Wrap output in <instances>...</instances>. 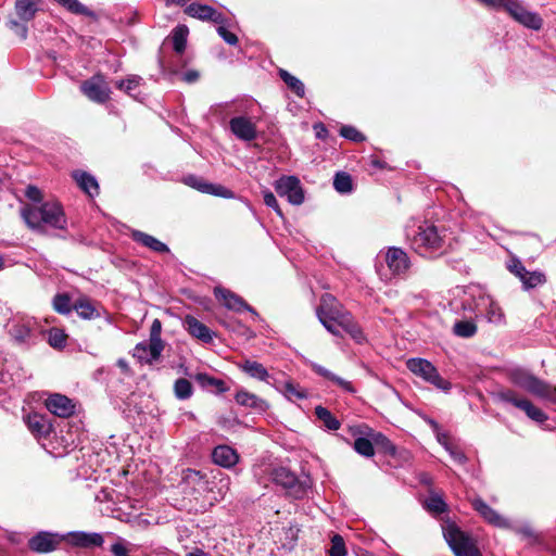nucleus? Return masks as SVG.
I'll return each instance as SVG.
<instances>
[{
    "label": "nucleus",
    "mask_w": 556,
    "mask_h": 556,
    "mask_svg": "<svg viewBox=\"0 0 556 556\" xmlns=\"http://www.w3.org/2000/svg\"><path fill=\"white\" fill-rule=\"evenodd\" d=\"M25 195L35 204H25L21 207L20 215L26 226L45 235L47 227L66 230L67 218L63 206L59 201H42V192L36 186L29 185Z\"/></svg>",
    "instance_id": "f257e3e1"
},
{
    "label": "nucleus",
    "mask_w": 556,
    "mask_h": 556,
    "mask_svg": "<svg viewBox=\"0 0 556 556\" xmlns=\"http://www.w3.org/2000/svg\"><path fill=\"white\" fill-rule=\"evenodd\" d=\"M316 313L319 321L333 336L342 338L344 331L358 344L366 341L361 326L332 294L321 295Z\"/></svg>",
    "instance_id": "f03ea898"
},
{
    "label": "nucleus",
    "mask_w": 556,
    "mask_h": 556,
    "mask_svg": "<svg viewBox=\"0 0 556 556\" xmlns=\"http://www.w3.org/2000/svg\"><path fill=\"white\" fill-rule=\"evenodd\" d=\"M444 539L455 556H482L477 540L463 531L455 522L447 523L443 529Z\"/></svg>",
    "instance_id": "7ed1b4c3"
},
{
    "label": "nucleus",
    "mask_w": 556,
    "mask_h": 556,
    "mask_svg": "<svg viewBox=\"0 0 556 556\" xmlns=\"http://www.w3.org/2000/svg\"><path fill=\"white\" fill-rule=\"evenodd\" d=\"M273 480L286 490L288 496L294 500L304 498L312 486L309 477L300 479L294 472L285 467L274 469Z\"/></svg>",
    "instance_id": "20e7f679"
},
{
    "label": "nucleus",
    "mask_w": 556,
    "mask_h": 556,
    "mask_svg": "<svg viewBox=\"0 0 556 556\" xmlns=\"http://www.w3.org/2000/svg\"><path fill=\"white\" fill-rule=\"evenodd\" d=\"M444 230L432 224H424L418 227V231L412 238V247L414 250L424 255L428 252L438 251L443 247Z\"/></svg>",
    "instance_id": "39448f33"
},
{
    "label": "nucleus",
    "mask_w": 556,
    "mask_h": 556,
    "mask_svg": "<svg viewBox=\"0 0 556 556\" xmlns=\"http://www.w3.org/2000/svg\"><path fill=\"white\" fill-rule=\"evenodd\" d=\"M497 11H504L516 22L527 28L540 30L543 18L535 12L528 11L519 0H502Z\"/></svg>",
    "instance_id": "423d86ee"
},
{
    "label": "nucleus",
    "mask_w": 556,
    "mask_h": 556,
    "mask_svg": "<svg viewBox=\"0 0 556 556\" xmlns=\"http://www.w3.org/2000/svg\"><path fill=\"white\" fill-rule=\"evenodd\" d=\"M406 367L416 376L421 377L427 382L441 390H450L451 383L441 377L438 369L425 358H409Z\"/></svg>",
    "instance_id": "0eeeda50"
},
{
    "label": "nucleus",
    "mask_w": 556,
    "mask_h": 556,
    "mask_svg": "<svg viewBox=\"0 0 556 556\" xmlns=\"http://www.w3.org/2000/svg\"><path fill=\"white\" fill-rule=\"evenodd\" d=\"M79 88L81 93L94 103L104 104L111 99V88L105 76L101 73L84 80Z\"/></svg>",
    "instance_id": "6e6552de"
},
{
    "label": "nucleus",
    "mask_w": 556,
    "mask_h": 556,
    "mask_svg": "<svg viewBox=\"0 0 556 556\" xmlns=\"http://www.w3.org/2000/svg\"><path fill=\"white\" fill-rule=\"evenodd\" d=\"M497 396L501 401L510 403L515 407L520 408L530 419L536 422H544L547 420V415L541 408L533 405L531 401L519 397L514 390H503L497 393Z\"/></svg>",
    "instance_id": "1a4fd4ad"
},
{
    "label": "nucleus",
    "mask_w": 556,
    "mask_h": 556,
    "mask_svg": "<svg viewBox=\"0 0 556 556\" xmlns=\"http://www.w3.org/2000/svg\"><path fill=\"white\" fill-rule=\"evenodd\" d=\"M275 191L279 197H286L293 205H300L304 201V191L295 176L281 177L275 184Z\"/></svg>",
    "instance_id": "9d476101"
},
{
    "label": "nucleus",
    "mask_w": 556,
    "mask_h": 556,
    "mask_svg": "<svg viewBox=\"0 0 556 556\" xmlns=\"http://www.w3.org/2000/svg\"><path fill=\"white\" fill-rule=\"evenodd\" d=\"M64 541V535L48 531H40L28 540L30 551L46 554L55 551Z\"/></svg>",
    "instance_id": "9b49d317"
},
{
    "label": "nucleus",
    "mask_w": 556,
    "mask_h": 556,
    "mask_svg": "<svg viewBox=\"0 0 556 556\" xmlns=\"http://www.w3.org/2000/svg\"><path fill=\"white\" fill-rule=\"evenodd\" d=\"M214 295L224 306L235 312L248 311L257 315L256 311L240 295L223 287L214 288Z\"/></svg>",
    "instance_id": "f8f14e48"
},
{
    "label": "nucleus",
    "mask_w": 556,
    "mask_h": 556,
    "mask_svg": "<svg viewBox=\"0 0 556 556\" xmlns=\"http://www.w3.org/2000/svg\"><path fill=\"white\" fill-rule=\"evenodd\" d=\"M185 184L202 193L212 194L225 199L233 197V192L222 185L205 181L195 175H189L184 179Z\"/></svg>",
    "instance_id": "ddd939ff"
},
{
    "label": "nucleus",
    "mask_w": 556,
    "mask_h": 556,
    "mask_svg": "<svg viewBox=\"0 0 556 556\" xmlns=\"http://www.w3.org/2000/svg\"><path fill=\"white\" fill-rule=\"evenodd\" d=\"M64 541L73 547L93 548L101 547L104 539L100 533H89L84 531H73L64 535Z\"/></svg>",
    "instance_id": "4468645a"
},
{
    "label": "nucleus",
    "mask_w": 556,
    "mask_h": 556,
    "mask_svg": "<svg viewBox=\"0 0 556 556\" xmlns=\"http://www.w3.org/2000/svg\"><path fill=\"white\" fill-rule=\"evenodd\" d=\"M47 409L61 418H68L75 413L74 402L66 395L54 393L51 394L45 402Z\"/></svg>",
    "instance_id": "2eb2a0df"
},
{
    "label": "nucleus",
    "mask_w": 556,
    "mask_h": 556,
    "mask_svg": "<svg viewBox=\"0 0 556 556\" xmlns=\"http://www.w3.org/2000/svg\"><path fill=\"white\" fill-rule=\"evenodd\" d=\"M235 400L240 406L250 408L257 414H263L269 408V403L266 400L244 389L237 391Z\"/></svg>",
    "instance_id": "dca6fc26"
},
{
    "label": "nucleus",
    "mask_w": 556,
    "mask_h": 556,
    "mask_svg": "<svg viewBox=\"0 0 556 556\" xmlns=\"http://www.w3.org/2000/svg\"><path fill=\"white\" fill-rule=\"evenodd\" d=\"M229 127L232 134L241 140L251 141L256 138V127L248 117H232Z\"/></svg>",
    "instance_id": "f3484780"
},
{
    "label": "nucleus",
    "mask_w": 556,
    "mask_h": 556,
    "mask_svg": "<svg viewBox=\"0 0 556 556\" xmlns=\"http://www.w3.org/2000/svg\"><path fill=\"white\" fill-rule=\"evenodd\" d=\"M388 267L393 274H403L409 267L407 254L400 248H390L386 255Z\"/></svg>",
    "instance_id": "a211bd4d"
},
{
    "label": "nucleus",
    "mask_w": 556,
    "mask_h": 556,
    "mask_svg": "<svg viewBox=\"0 0 556 556\" xmlns=\"http://www.w3.org/2000/svg\"><path fill=\"white\" fill-rule=\"evenodd\" d=\"M184 325L193 338L199 339L204 343H208L212 341V331L207 326L201 323L198 318L191 315H187L184 319Z\"/></svg>",
    "instance_id": "6ab92c4d"
},
{
    "label": "nucleus",
    "mask_w": 556,
    "mask_h": 556,
    "mask_svg": "<svg viewBox=\"0 0 556 556\" xmlns=\"http://www.w3.org/2000/svg\"><path fill=\"white\" fill-rule=\"evenodd\" d=\"M473 509L489 523L496 527H504L505 519L482 498L477 497L471 502Z\"/></svg>",
    "instance_id": "aec40b11"
},
{
    "label": "nucleus",
    "mask_w": 556,
    "mask_h": 556,
    "mask_svg": "<svg viewBox=\"0 0 556 556\" xmlns=\"http://www.w3.org/2000/svg\"><path fill=\"white\" fill-rule=\"evenodd\" d=\"M212 459L216 465L230 468L238 463L239 455L235 448L228 445H218L212 452Z\"/></svg>",
    "instance_id": "412c9836"
},
{
    "label": "nucleus",
    "mask_w": 556,
    "mask_h": 556,
    "mask_svg": "<svg viewBox=\"0 0 556 556\" xmlns=\"http://www.w3.org/2000/svg\"><path fill=\"white\" fill-rule=\"evenodd\" d=\"M28 430L37 438H47L52 431V426L47 422L43 415L28 414L25 418Z\"/></svg>",
    "instance_id": "4be33fe9"
},
{
    "label": "nucleus",
    "mask_w": 556,
    "mask_h": 556,
    "mask_svg": "<svg viewBox=\"0 0 556 556\" xmlns=\"http://www.w3.org/2000/svg\"><path fill=\"white\" fill-rule=\"evenodd\" d=\"M74 311L80 318L87 320L97 319L101 317L99 307L90 298L86 295L79 296L74 302Z\"/></svg>",
    "instance_id": "5701e85b"
},
{
    "label": "nucleus",
    "mask_w": 556,
    "mask_h": 556,
    "mask_svg": "<svg viewBox=\"0 0 556 556\" xmlns=\"http://www.w3.org/2000/svg\"><path fill=\"white\" fill-rule=\"evenodd\" d=\"M308 365H309L311 369L316 375L323 377L326 380L331 381L332 383H334L336 386H338L342 390H344V391H346L349 393H355L356 392L355 388L353 387V384L350 381H346V380L340 378L339 376L332 374L329 369H327L326 367L321 366L320 364L315 363V362H309Z\"/></svg>",
    "instance_id": "b1692460"
},
{
    "label": "nucleus",
    "mask_w": 556,
    "mask_h": 556,
    "mask_svg": "<svg viewBox=\"0 0 556 556\" xmlns=\"http://www.w3.org/2000/svg\"><path fill=\"white\" fill-rule=\"evenodd\" d=\"M73 179L78 187L86 192L89 197L99 194V185L97 179L85 170H75L72 174Z\"/></svg>",
    "instance_id": "393cba45"
},
{
    "label": "nucleus",
    "mask_w": 556,
    "mask_h": 556,
    "mask_svg": "<svg viewBox=\"0 0 556 556\" xmlns=\"http://www.w3.org/2000/svg\"><path fill=\"white\" fill-rule=\"evenodd\" d=\"M238 368L245 372L249 377L260 381L268 382L270 377L263 364L256 361L244 359L238 364Z\"/></svg>",
    "instance_id": "a878e982"
},
{
    "label": "nucleus",
    "mask_w": 556,
    "mask_h": 556,
    "mask_svg": "<svg viewBox=\"0 0 556 556\" xmlns=\"http://www.w3.org/2000/svg\"><path fill=\"white\" fill-rule=\"evenodd\" d=\"M41 0H16L15 13L21 22L27 23L31 21L39 11Z\"/></svg>",
    "instance_id": "bb28decb"
},
{
    "label": "nucleus",
    "mask_w": 556,
    "mask_h": 556,
    "mask_svg": "<svg viewBox=\"0 0 556 556\" xmlns=\"http://www.w3.org/2000/svg\"><path fill=\"white\" fill-rule=\"evenodd\" d=\"M162 323L156 318L150 328V355L152 358H160L164 350V342L161 339Z\"/></svg>",
    "instance_id": "cd10ccee"
},
{
    "label": "nucleus",
    "mask_w": 556,
    "mask_h": 556,
    "mask_svg": "<svg viewBox=\"0 0 556 556\" xmlns=\"http://www.w3.org/2000/svg\"><path fill=\"white\" fill-rule=\"evenodd\" d=\"M132 239L142 244L143 247H147L149 249H151L152 251L154 252H159V253H166V252H169V249L168 247L161 242L159 239H156L155 237L151 236V235H148L146 232H142V231H134L132 232Z\"/></svg>",
    "instance_id": "c85d7f7f"
},
{
    "label": "nucleus",
    "mask_w": 556,
    "mask_h": 556,
    "mask_svg": "<svg viewBox=\"0 0 556 556\" xmlns=\"http://www.w3.org/2000/svg\"><path fill=\"white\" fill-rule=\"evenodd\" d=\"M529 393L547 400H553L556 397V387L541 380L540 378H533L531 386L528 390Z\"/></svg>",
    "instance_id": "c756f323"
},
{
    "label": "nucleus",
    "mask_w": 556,
    "mask_h": 556,
    "mask_svg": "<svg viewBox=\"0 0 556 556\" xmlns=\"http://www.w3.org/2000/svg\"><path fill=\"white\" fill-rule=\"evenodd\" d=\"M52 308L60 315H68L74 311V302L67 292L56 293L52 299Z\"/></svg>",
    "instance_id": "7c9ffc66"
},
{
    "label": "nucleus",
    "mask_w": 556,
    "mask_h": 556,
    "mask_svg": "<svg viewBox=\"0 0 556 556\" xmlns=\"http://www.w3.org/2000/svg\"><path fill=\"white\" fill-rule=\"evenodd\" d=\"M213 10L214 8L208 4L192 2L185 9V13L190 17L210 22Z\"/></svg>",
    "instance_id": "2f4dec72"
},
{
    "label": "nucleus",
    "mask_w": 556,
    "mask_h": 556,
    "mask_svg": "<svg viewBox=\"0 0 556 556\" xmlns=\"http://www.w3.org/2000/svg\"><path fill=\"white\" fill-rule=\"evenodd\" d=\"M372 440L378 452L392 457L397 455V447L383 433L372 431Z\"/></svg>",
    "instance_id": "473e14b6"
},
{
    "label": "nucleus",
    "mask_w": 556,
    "mask_h": 556,
    "mask_svg": "<svg viewBox=\"0 0 556 556\" xmlns=\"http://www.w3.org/2000/svg\"><path fill=\"white\" fill-rule=\"evenodd\" d=\"M279 77L281 80L288 86V88L299 98H303L305 96V87L304 84L291 75L288 71L280 68Z\"/></svg>",
    "instance_id": "72a5a7b5"
},
{
    "label": "nucleus",
    "mask_w": 556,
    "mask_h": 556,
    "mask_svg": "<svg viewBox=\"0 0 556 556\" xmlns=\"http://www.w3.org/2000/svg\"><path fill=\"white\" fill-rule=\"evenodd\" d=\"M315 416L329 430H338L341 427L339 419L328 408L321 405L315 407Z\"/></svg>",
    "instance_id": "f704fd0d"
},
{
    "label": "nucleus",
    "mask_w": 556,
    "mask_h": 556,
    "mask_svg": "<svg viewBox=\"0 0 556 556\" xmlns=\"http://www.w3.org/2000/svg\"><path fill=\"white\" fill-rule=\"evenodd\" d=\"M194 379L203 387H214L216 389V393L223 394L229 390L226 386L225 381L222 379H217L212 377L205 372H199L194 376Z\"/></svg>",
    "instance_id": "c9c22d12"
},
{
    "label": "nucleus",
    "mask_w": 556,
    "mask_h": 556,
    "mask_svg": "<svg viewBox=\"0 0 556 556\" xmlns=\"http://www.w3.org/2000/svg\"><path fill=\"white\" fill-rule=\"evenodd\" d=\"M188 33L186 25H178L173 29L172 40L176 53L181 54L186 50Z\"/></svg>",
    "instance_id": "e433bc0d"
},
{
    "label": "nucleus",
    "mask_w": 556,
    "mask_h": 556,
    "mask_svg": "<svg viewBox=\"0 0 556 556\" xmlns=\"http://www.w3.org/2000/svg\"><path fill=\"white\" fill-rule=\"evenodd\" d=\"M174 394L178 400H188L193 394V386L186 378H178L174 383Z\"/></svg>",
    "instance_id": "4c0bfd02"
},
{
    "label": "nucleus",
    "mask_w": 556,
    "mask_h": 556,
    "mask_svg": "<svg viewBox=\"0 0 556 556\" xmlns=\"http://www.w3.org/2000/svg\"><path fill=\"white\" fill-rule=\"evenodd\" d=\"M354 450L362 456L371 457L375 455V445L372 440V432L370 433V439L368 438H357L354 441Z\"/></svg>",
    "instance_id": "58836bf2"
},
{
    "label": "nucleus",
    "mask_w": 556,
    "mask_h": 556,
    "mask_svg": "<svg viewBox=\"0 0 556 556\" xmlns=\"http://www.w3.org/2000/svg\"><path fill=\"white\" fill-rule=\"evenodd\" d=\"M333 187L340 193H348L353 189L352 177L345 172H339L333 179Z\"/></svg>",
    "instance_id": "ea45409f"
},
{
    "label": "nucleus",
    "mask_w": 556,
    "mask_h": 556,
    "mask_svg": "<svg viewBox=\"0 0 556 556\" xmlns=\"http://www.w3.org/2000/svg\"><path fill=\"white\" fill-rule=\"evenodd\" d=\"M453 330L460 338H471L477 332V325L471 320H459L455 323Z\"/></svg>",
    "instance_id": "a19ab883"
},
{
    "label": "nucleus",
    "mask_w": 556,
    "mask_h": 556,
    "mask_svg": "<svg viewBox=\"0 0 556 556\" xmlns=\"http://www.w3.org/2000/svg\"><path fill=\"white\" fill-rule=\"evenodd\" d=\"M68 336L60 328H51L48 332V343L54 349H63Z\"/></svg>",
    "instance_id": "79ce46f5"
},
{
    "label": "nucleus",
    "mask_w": 556,
    "mask_h": 556,
    "mask_svg": "<svg viewBox=\"0 0 556 556\" xmlns=\"http://www.w3.org/2000/svg\"><path fill=\"white\" fill-rule=\"evenodd\" d=\"M141 81V77L137 75H131L125 80H118L115 83V87L119 90H123L130 97H135L134 91L139 87Z\"/></svg>",
    "instance_id": "37998d69"
},
{
    "label": "nucleus",
    "mask_w": 556,
    "mask_h": 556,
    "mask_svg": "<svg viewBox=\"0 0 556 556\" xmlns=\"http://www.w3.org/2000/svg\"><path fill=\"white\" fill-rule=\"evenodd\" d=\"M132 356L137 358L140 363L152 364L154 361L159 358H152L150 355V342H140L134 349Z\"/></svg>",
    "instance_id": "c03bdc74"
},
{
    "label": "nucleus",
    "mask_w": 556,
    "mask_h": 556,
    "mask_svg": "<svg viewBox=\"0 0 556 556\" xmlns=\"http://www.w3.org/2000/svg\"><path fill=\"white\" fill-rule=\"evenodd\" d=\"M525 289H533L546 282V277L541 271H528L521 281Z\"/></svg>",
    "instance_id": "a18cd8bd"
},
{
    "label": "nucleus",
    "mask_w": 556,
    "mask_h": 556,
    "mask_svg": "<svg viewBox=\"0 0 556 556\" xmlns=\"http://www.w3.org/2000/svg\"><path fill=\"white\" fill-rule=\"evenodd\" d=\"M328 554L329 556H346L345 543L340 534H333L331 538V546Z\"/></svg>",
    "instance_id": "49530a36"
},
{
    "label": "nucleus",
    "mask_w": 556,
    "mask_h": 556,
    "mask_svg": "<svg viewBox=\"0 0 556 556\" xmlns=\"http://www.w3.org/2000/svg\"><path fill=\"white\" fill-rule=\"evenodd\" d=\"M427 509L434 514H442L447 510V505L441 496L431 495L426 502Z\"/></svg>",
    "instance_id": "de8ad7c7"
},
{
    "label": "nucleus",
    "mask_w": 556,
    "mask_h": 556,
    "mask_svg": "<svg viewBox=\"0 0 556 556\" xmlns=\"http://www.w3.org/2000/svg\"><path fill=\"white\" fill-rule=\"evenodd\" d=\"M339 132H340V136H342L345 139H349L353 142H363L366 140L365 135L362 134L354 126H342L340 128Z\"/></svg>",
    "instance_id": "09e8293b"
},
{
    "label": "nucleus",
    "mask_w": 556,
    "mask_h": 556,
    "mask_svg": "<svg viewBox=\"0 0 556 556\" xmlns=\"http://www.w3.org/2000/svg\"><path fill=\"white\" fill-rule=\"evenodd\" d=\"M534 376L531 374H528L526 371H515L511 376V380L518 387L525 389L526 391L529 390L531 382L533 380Z\"/></svg>",
    "instance_id": "8fccbe9b"
},
{
    "label": "nucleus",
    "mask_w": 556,
    "mask_h": 556,
    "mask_svg": "<svg viewBox=\"0 0 556 556\" xmlns=\"http://www.w3.org/2000/svg\"><path fill=\"white\" fill-rule=\"evenodd\" d=\"M486 317L490 323H493L495 325H500V324L504 323V318H505L502 308L493 302H491L489 305V308L486 311Z\"/></svg>",
    "instance_id": "3c124183"
},
{
    "label": "nucleus",
    "mask_w": 556,
    "mask_h": 556,
    "mask_svg": "<svg viewBox=\"0 0 556 556\" xmlns=\"http://www.w3.org/2000/svg\"><path fill=\"white\" fill-rule=\"evenodd\" d=\"M508 270L514 274L516 277H518L521 281L523 280L525 276L528 274V270L522 265V263L514 257L510 260L509 264L507 265Z\"/></svg>",
    "instance_id": "603ef678"
},
{
    "label": "nucleus",
    "mask_w": 556,
    "mask_h": 556,
    "mask_svg": "<svg viewBox=\"0 0 556 556\" xmlns=\"http://www.w3.org/2000/svg\"><path fill=\"white\" fill-rule=\"evenodd\" d=\"M263 199H264V203L268 206V207H271L278 216L282 217L283 216V213L278 204V201L275 197V194L270 191H265L264 192V195H263Z\"/></svg>",
    "instance_id": "864d4df0"
},
{
    "label": "nucleus",
    "mask_w": 556,
    "mask_h": 556,
    "mask_svg": "<svg viewBox=\"0 0 556 556\" xmlns=\"http://www.w3.org/2000/svg\"><path fill=\"white\" fill-rule=\"evenodd\" d=\"M217 33L224 39V41L230 46H236L239 41L238 36L229 31L225 26H218Z\"/></svg>",
    "instance_id": "5fc2aeb1"
},
{
    "label": "nucleus",
    "mask_w": 556,
    "mask_h": 556,
    "mask_svg": "<svg viewBox=\"0 0 556 556\" xmlns=\"http://www.w3.org/2000/svg\"><path fill=\"white\" fill-rule=\"evenodd\" d=\"M285 391L288 396H295L296 399H300V400L306 397V392L302 389H299L298 386H295L294 383H292L290 381L286 382Z\"/></svg>",
    "instance_id": "6e6d98bb"
},
{
    "label": "nucleus",
    "mask_w": 556,
    "mask_h": 556,
    "mask_svg": "<svg viewBox=\"0 0 556 556\" xmlns=\"http://www.w3.org/2000/svg\"><path fill=\"white\" fill-rule=\"evenodd\" d=\"M13 336L17 342H25L30 337V329L25 326H17L13 329Z\"/></svg>",
    "instance_id": "4d7b16f0"
},
{
    "label": "nucleus",
    "mask_w": 556,
    "mask_h": 556,
    "mask_svg": "<svg viewBox=\"0 0 556 556\" xmlns=\"http://www.w3.org/2000/svg\"><path fill=\"white\" fill-rule=\"evenodd\" d=\"M24 22L10 21V28L15 29L16 34L21 36L22 39H26L27 37V27Z\"/></svg>",
    "instance_id": "13d9d810"
},
{
    "label": "nucleus",
    "mask_w": 556,
    "mask_h": 556,
    "mask_svg": "<svg viewBox=\"0 0 556 556\" xmlns=\"http://www.w3.org/2000/svg\"><path fill=\"white\" fill-rule=\"evenodd\" d=\"M210 22H213V23L217 24L218 26L226 27V24L228 23V18L222 12L217 11L214 8Z\"/></svg>",
    "instance_id": "bf43d9fd"
},
{
    "label": "nucleus",
    "mask_w": 556,
    "mask_h": 556,
    "mask_svg": "<svg viewBox=\"0 0 556 556\" xmlns=\"http://www.w3.org/2000/svg\"><path fill=\"white\" fill-rule=\"evenodd\" d=\"M114 556H129L127 547L122 542H116L111 546Z\"/></svg>",
    "instance_id": "052dcab7"
},
{
    "label": "nucleus",
    "mask_w": 556,
    "mask_h": 556,
    "mask_svg": "<svg viewBox=\"0 0 556 556\" xmlns=\"http://www.w3.org/2000/svg\"><path fill=\"white\" fill-rule=\"evenodd\" d=\"M315 135L318 139H326L328 137V129L323 123H317L314 125Z\"/></svg>",
    "instance_id": "680f3d73"
},
{
    "label": "nucleus",
    "mask_w": 556,
    "mask_h": 556,
    "mask_svg": "<svg viewBox=\"0 0 556 556\" xmlns=\"http://www.w3.org/2000/svg\"><path fill=\"white\" fill-rule=\"evenodd\" d=\"M217 424L222 427V428H231L233 425H239L240 421L237 417L232 418V419H229L227 417H219L218 420H217Z\"/></svg>",
    "instance_id": "e2e57ef3"
},
{
    "label": "nucleus",
    "mask_w": 556,
    "mask_h": 556,
    "mask_svg": "<svg viewBox=\"0 0 556 556\" xmlns=\"http://www.w3.org/2000/svg\"><path fill=\"white\" fill-rule=\"evenodd\" d=\"M182 79L186 83H194L199 79V73L197 71H188L184 74Z\"/></svg>",
    "instance_id": "0e129e2a"
},
{
    "label": "nucleus",
    "mask_w": 556,
    "mask_h": 556,
    "mask_svg": "<svg viewBox=\"0 0 556 556\" xmlns=\"http://www.w3.org/2000/svg\"><path fill=\"white\" fill-rule=\"evenodd\" d=\"M451 456L458 464H465L467 462V457L462 451H451Z\"/></svg>",
    "instance_id": "69168bd1"
},
{
    "label": "nucleus",
    "mask_w": 556,
    "mask_h": 556,
    "mask_svg": "<svg viewBox=\"0 0 556 556\" xmlns=\"http://www.w3.org/2000/svg\"><path fill=\"white\" fill-rule=\"evenodd\" d=\"M479 1L481 3H483L485 7L497 10L500 8L502 0H479Z\"/></svg>",
    "instance_id": "338daca9"
},
{
    "label": "nucleus",
    "mask_w": 556,
    "mask_h": 556,
    "mask_svg": "<svg viewBox=\"0 0 556 556\" xmlns=\"http://www.w3.org/2000/svg\"><path fill=\"white\" fill-rule=\"evenodd\" d=\"M186 556H211V555L201 548H194L193 551L187 553Z\"/></svg>",
    "instance_id": "774afa93"
}]
</instances>
